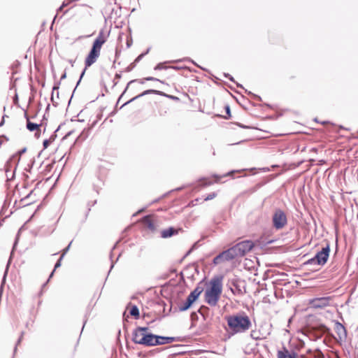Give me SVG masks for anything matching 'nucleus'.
<instances>
[{
  "instance_id": "nucleus-49",
  "label": "nucleus",
  "mask_w": 358,
  "mask_h": 358,
  "mask_svg": "<svg viewBox=\"0 0 358 358\" xmlns=\"http://www.w3.org/2000/svg\"><path fill=\"white\" fill-rule=\"evenodd\" d=\"M66 78V72H64V73L62 75L61 78H60V80H64V79H65Z\"/></svg>"
},
{
  "instance_id": "nucleus-20",
  "label": "nucleus",
  "mask_w": 358,
  "mask_h": 358,
  "mask_svg": "<svg viewBox=\"0 0 358 358\" xmlns=\"http://www.w3.org/2000/svg\"><path fill=\"white\" fill-rule=\"evenodd\" d=\"M143 222L148 227L149 229L151 231H154L155 229V224L153 222L150 220V215H145L142 218Z\"/></svg>"
},
{
  "instance_id": "nucleus-22",
  "label": "nucleus",
  "mask_w": 358,
  "mask_h": 358,
  "mask_svg": "<svg viewBox=\"0 0 358 358\" xmlns=\"http://www.w3.org/2000/svg\"><path fill=\"white\" fill-rule=\"evenodd\" d=\"M142 334H143L140 333L136 329H135L132 333V341L138 344V341H141Z\"/></svg>"
},
{
  "instance_id": "nucleus-36",
  "label": "nucleus",
  "mask_w": 358,
  "mask_h": 358,
  "mask_svg": "<svg viewBox=\"0 0 358 358\" xmlns=\"http://www.w3.org/2000/svg\"><path fill=\"white\" fill-rule=\"evenodd\" d=\"M320 329L324 333L329 334L330 332V329L324 324L321 325Z\"/></svg>"
},
{
  "instance_id": "nucleus-51",
  "label": "nucleus",
  "mask_w": 358,
  "mask_h": 358,
  "mask_svg": "<svg viewBox=\"0 0 358 358\" xmlns=\"http://www.w3.org/2000/svg\"><path fill=\"white\" fill-rule=\"evenodd\" d=\"M63 8H62V5H61V6L57 8V13H58L59 12H61V11L63 10Z\"/></svg>"
},
{
  "instance_id": "nucleus-6",
  "label": "nucleus",
  "mask_w": 358,
  "mask_h": 358,
  "mask_svg": "<svg viewBox=\"0 0 358 358\" xmlns=\"http://www.w3.org/2000/svg\"><path fill=\"white\" fill-rule=\"evenodd\" d=\"M272 222L275 229H282L287 223V219L285 212L281 209H276L273 215Z\"/></svg>"
},
{
  "instance_id": "nucleus-24",
  "label": "nucleus",
  "mask_w": 358,
  "mask_h": 358,
  "mask_svg": "<svg viewBox=\"0 0 358 358\" xmlns=\"http://www.w3.org/2000/svg\"><path fill=\"white\" fill-rule=\"evenodd\" d=\"M129 313L131 316L138 319L139 317V315H140L138 308L136 305L132 306V307L131 308V309L129 310Z\"/></svg>"
},
{
  "instance_id": "nucleus-58",
  "label": "nucleus",
  "mask_w": 358,
  "mask_h": 358,
  "mask_svg": "<svg viewBox=\"0 0 358 358\" xmlns=\"http://www.w3.org/2000/svg\"><path fill=\"white\" fill-rule=\"evenodd\" d=\"M120 78H121L120 74H118V73H116V74H115V78H117V79H120Z\"/></svg>"
},
{
  "instance_id": "nucleus-30",
  "label": "nucleus",
  "mask_w": 358,
  "mask_h": 358,
  "mask_svg": "<svg viewBox=\"0 0 358 358\" xmlns=\"http://www.w3.org/2000/svg\"><path fill=\"white\" fill-rule=\"evenodd\" d=\"M136 329L141 334H145V332H148V327H138L136 328Z\"/></svg>"
},
{
  "instance_id": "nucleus-59",
  "label": "nucleus",
  "mask_w": 358,
  "mask_h": 358,
  "mask_svg": "<svg viewBox=\"0 0 358 358\" xmlns=\"http://www.w3.org/2000/svg\"><path fill=\"white\" fill-rule=\"evenodd\" d=\"M170 68L173 69H180L178 66H170Z\"/></svg>"
},
{
  "instance_id": "nucleus-55",
  "label": "nucleus",
  "mask_w": 358,
  "mask_h": 358,
  "mask_svg": "<svg viewBox=\"0 0 358 358\" xmlns=\"http://www.w3.org/2000/svg\"><path fill=\"white\" fill-rule=\"evenodd\" d=\"M3 124H4V116L3 117L2 120L0 122V127L3 126Z\"/></svg>"
},
{
  "instance_id": "nucleus-50",
  "label": "nucleus",
  "mask_w": 358,
  "mask_h": 358,
  "mask_svg": "<svg viewBox=\"0 0 358 358\" xmlns=\"http://www.w3.org/2000/svg\"><path fill=\"white\" fill-rule=\"evenodd\" d=\"M131 43H132V41L131 40L127 41V47L129 48L131 45Z\"/></svg>"
},
{
  "instance_id": "nucleus-47",
  "label": "nucleus",
  "mask_w": 358,
  "mask_h": 358,
  "mask_svg": "<svg viewBox=\"0 0 358 358\" xmlns=\"http://www.w3.org/2000/svg\"><path fill=\"white\" fill-rule=\"evenodd\" d=\"M166 97H169V98H170V99H178V97L174 96H172V95H168V94H166Z\"/></svg>"
},
{
  "instance_id": "nucleus-23",
  "label": "nucleus",
  "mask_w": 358,
  "mask_h": 358,
  "mask_svg": "<svg viewBox=\"0 0 358 358\" xmlns=\"http://www.w3.org/2000/svg\"><path fill=\"white\" fill-rule=\"evenodd\" d=\"M103 41H99V39H95L94 43H93V45H92V47L91 49L92 50H97V52H100V50H101V46L103 45Z\"/></svg>"
},
{
  "instance_id": "nucleus-53",
  "label": "nucleus",
  "mask_w": 358,
  "mask_h": 358,
  "mask_svg": "<svg viewBox=\"0 0 358 358\" xmlns=\"http://www.w3.org/2000/svg\"><path fill=\"white\" fill-rule=\"evenodd\" d=\"M133 67H134V66H131H131H128V67L127 68V71H130L133 69Z\"/></svg>"
},
{
  "instance_id": "nucleus-64",
  "label": "nucleus",
  "mask_w": 358,
  "mask_h": 358,
  "mask_svg": "<svg viewBox=\"0 0 358 358\" xmlns=\"http://www.w3.org/2000/svg\"><path fill=\"white\" fill-rule=\"evenodd\" d=\"M114 266V263H112L111 266H110V269H112Z\"/></svg>"
},
{
  "instance_id": "nucleus-34",
  "label": "nucleus",
  "mask_w": 358,
  "mask_h": 358,
  "mask_svg": "<svg viewBox=\"0 0 358 358\" xmlns=\"http://www.w3.org/2000/svg\"><path fill=\"white\" fill-rule=\"evenodd\" d=\"M226 113L227 115V117H225V119H228L229 117H231V110L230 106L229 105L225 106L224 107Z\"/></svg>"
},
{
  "instance_id": "nucleus-29",
  "label": "nucleus",
  "mask_w": 358,
  "mask_h": 358,
  "mask_svg": "<svg viewBox=\"0 0 358 358\" xmlns=\"http://www.w3.org/2000/svg\"><path fill=\"white\" fill-rule=\"evenodd\" d=\"M96 39H99V41H103V43H105V42L106 41V36H104V34H103V31H101L99 33V35L98 36L96 37Z\"/></svg>"
},
{
  "instance_id": "nucleus-25",
  "label": "nucleus",
  "mask_w": 358,
  "mask_h": 358,
  "mask_svg": "<svg viewBox=\"0 0 358 358\" xmlns=\"http://www.w3.org/2000/svg\"><path fill=\"white\" fill-rule=\"evenodd\" d=\"M59 85H60V81L57 82V83H55L53 87H52V96H51V100L52 101H53V99H54V92L55 91H57V97L59 96Z\"/></svg>"
},
{
  "instance_id": "nucleus-37",
  "label": "nucleus",
  "mask_w": 358,
  "mask_h": 358,
  "mask_svg": "<svg viewBox=\"0 0 358 358\" xmlns=\"http://www.w3.org/2000/svg\"><path fill=\"white\" fill-rule=\"evenodd\" d=\"M223 76H224V78H228L229 80H230L231 81H232L234 83H236L235 80H234V77L231 76L229 73H224Z\"/></svg>"
},
{
  "instance_id": "nucleus-14",
  "label": "nucleus",
  "mask_w": 358,
  "mask_h": 358,
  "mask_svg": "<svg viewBox=\"0 0 358 358\" xmlns=\"http://www.w3.org/2000/svg\"><path fill=\"white\" fill-rule=\"evenodd\" d=\"M182 61H189V62H192L194 64L196 65V63L193 60L189 59V58H184L183 59L170 61V62H169V63L180 62H182ZM166 63H168V62H164V63H159V64H157L155 66L154 69L155 70H164V69H167L170 68V66H166L165 65Z\"/></svg>"
},
{
  "instance_id": "nucleus-26",
  "label": "nucleus",
  "mask_w": 358,
  "mask_h": 358,
  "mask_svg": "<svg viewBox=\"0 0 358 358\" xmlns=\"http://www.w3.org/2000/svg\"><path fill=\"white\" fill-rule=\"evenodd\" d=\"M224 258L222 255V253L220 252L219 255H217L213 260V263L215 264V265H217V264H219L222 262H224Z\"/></svg>"
},
{
  "instance_id": "nucleus-32",
  "label": "nucleus",
  "mask_w": 358,
  "mask_h": 358,
  "mask_svg": "<svg viewBox=\"0 0 358 358\" xmlns=\"http://www.w3.org/2000/svg\"><path fill=\"white\" fill-rule=\"evenodd\" d=\"M23 335H24V331L21 332L20 336V338H18V340L17 341L16 345H15V347L14 348V353L16 352V351H17V346L21 343V341L22 340Z\"/></svg>"
},
{
  "instance_id": "nucleus-21",
  "label": "nucleus",
  "mask_w": 358,
  "mask_h": 358,
  "mask_svg": "<svg viewBox=\"0 0 358 358\" xmlns=\"http://www.w3.org/2000/svg\"><path fill=\"white\" fill-rule=\"evenodd\" d=\"M145 80H147V81H159V82H160L162 83H164V82L160 80L159 79L150 76V77H147V78H144L143 80H138V79L132 80H131V81H129L128 83L127 87H129V85L130 84H131V83H133L134 82H138L141 84H143Z\"/></svg>"
},
{
  "instance_id": "nucleus-17",
  "label": "nucleus",
  "mask_w": 358,
  "mask_h": 358,
  "mask_svg": "<svg viewBox=\"0 0 358 358\" xmlns=\"http://www.w3.org/2000/svg\"><path fill=\"white\" fill-rule=\"evenodd\" d=\"M178 234V231L174 227H169L168 229H164L161 232V236L164 238L171 237L172 236Z\"/></svg>"
},
{
  "instance_id": "nucleus-54",
  "label": "nucleus",
  "mask_w": 358,
  "mask_h": 358,
  "mask_svg": "<svg viewBox=\"0 0 358 358\" xmlns=\"http://www.w3.org/2000/svg\"><path fill=\"white\" fill-rule=\"evenodd\" d=\"M160 199H161V198H158V199H155L154 201H152L151 202V203H155L158 202V201L160 200Z\"/></svg>"
},
{
  "instance_id": "nucleus-18",
  "label": "nucleus",
  "mask_w": 358,
  "mask_h": 358,
  "mask_svg": "<svg viewBox=\"0 0 358 358\" xmlns=\"http://www.w3.org/2000/svg\"><path fill=\"white\" fill-rule=\"evenodd\" d=\"M17 166H15V164L14 163H11V165L9 166V171L6 172V164L5 165V171L7 176V179L8 180H13L15 176V171H16Z\"/></svg>"
},
{
  "instance_id": "nucleus-1",
  "label": "nucleus",
  "mask_w": 358,
  "mask_h": 358,
  "mask_svg": "<svg viewBox=\"0 0 358 358\" xmlns=\"http://www.w3.org/2000/svg\"><path fill=\"white\" fill-rule=\"evenodd\" d=\"M223 275H216L210 282V287L204 294L205 301L210 306H216L222 292Z\"/></svg>"
},
{
  "instance_id": "nucleus-27",
  "label": "nucleus",
  "mask_w": 358,
  "mask_h": 358,
  "mask_svg": "<svg viewBox=\"0 0 358 358\" xmlns=\"http://www.w3.org/2000/svg\"><path fill=\"white\" fill-rule=\"evenodd\" d=\"M201 182L202 186H208L212 185L213 182L208 178H203L199 180Z\"/></svg>"
},
{
  "instance_id": "nucleus-31",
  "label": "nucleus",
  "mask_w": 358,
  "mask_h": 358,
  "mask_svg": "<svg viewBox=\"0 0 358 358\" xmlns=\"http://www.w3.org/2000/svg\"><path fill=\"white\" fill-rule=\"evenodd\" d=\"M71 243H72V241H71V242L69 243V244L68 245V246H67L66 248H64V249L63 250L62 254V255H61V259H63V258H64V255H65L66 254V252L69 250Z\"/></svg>"
},
{
  "instance_id": "nucleus-42",
  "label": "nucleus",
  "mask_w": 358,
  "mask_h": 358,
  "mask_svg": "<svg viewBox=\"0 0 358 358\" xmlns=\"http://www.w3.org/2000/svg\"><path fill=\"white\" fill-rule=\"evenodd\" d=\"M245 92L248 94H251L252 96H254L255 99H257V100H261V97L258 95H256V94H252L251 92H248L247 90H245Z\"/></svg>"
},
{
  "instance_id": "nucleus-61",
  "label": "nucleus",
  "mask_w": 358,
  "mask_h": 358,
  "mask_svg": "<svg viewBox=\"0 0 358 358\" xmlns=\"http://www.w3.org/2000/svg\"><path fill=\"white\" fill-rule=\"evenodd\" d=\"M49 108H50V104H48L45 110L48 111L49 110Z\"/></svg>"
},
{
  "instance_id": "nucleus-28",
  "label": "nucleus",
  "mask_w": 358,
  "mask_h": 358,
  "mask_svg": "<svg viewBox=\"0 0 358 358\" xmlns=\"http://www.w3.org/2000/svg\"><path fill=\"white\" fill-rule=\"evenodd\" d=\"M209 308L207 306H202L199 310L198 312L206 319V313L208 311Z\"/></svg>"
},
{
  "instance_id": "nucleus-35",
  "label": "nucleus",
  "mask_w": 358,
  "mask_h": 358,
  "mask_svg": "<svg viewBox=\"0 0 358 358\" xmlns=\"http://www.w3.org/2000/svg\"><path fill=\"white\" fill-rule=\"evenodd\" d=\"M85 70H86V68H85L83 69V71H82L81 74H80V78L78 80V81L77 82V84H76V86L74 89V92L76 91L77 87L78 86V85L80 84V81H81V79L83 78V76L85 75Z\"/></svg>"
},
{
  "instance_id": "nucleus-16",
  "label": "nucleus",
  "mask_w": 358,
  "mask_h": 358,
  "mask_svg": "<svg viewBox=\"0 0 358 358\" xmlns=\"http://www.w3.org/2000/svg\"><path fill=\"white\" fill-rule=\"evenodd\" d=\"M297 355L294 351L289 352L287 349L284 348L283 350L278 352V358H296Z\"/></svg>"
},
{
  "instance_id": "nucleus-5",
  "label": "nucleus",
  "mask_w": 358,
  "mask_h": 358,
  "mask_svg": "<svg viewBox=\"0 0 358 358\" xmlns=\"http://www.w3.org/2000/svg\"><path fill=\"white\" fill-rule=\"evenodd\" d=\"M238 257L245 256L248 252L252 250L255 247L253 241L250 240H245L236 243L233 246Z\"/></svg>"
},
{
  "instance_id": "nucleus-43",
  "label": "nucleus",
  "mask_w": 358,
  "mask_h": 358,
  "mask_svg": "<svg viewBox=\"0 0 358 358\" xmlns=\"http://www.w3.org/2000/svg\"><path fill=\"white\" fill-rule=\"evenodd\" d=\"M213 177L215 178V182H217L222 176L215 174L213 175Z\"/></svg>"
},
{
  "instance_id": "nucleus-40",
  "label": "nucleus",
  "mask_w": 358,
  "mask_h": 358,
  "mask_svg": "<svg viewBox=\"0 0 358 358\" xmlns=\"http://www.w3.org/2000/svg\"><path fill=\"white\" fill-rule=\"evenodd\" d=\"M62 259H61V257H59V259L57 260V262L55 263V268H54V271H55L57 268H58L59 267L61 266V262H62Z\"/></svg>"
},
{
  "instance_id": "nucleus-38",
  "label": "nucleus",
  "mask_w": 358,
  "mask_h": 358,
  "mask_svg": "<svg viewBox=\"0 0 358 358\" xmlns=\"http://www.w3.org/2000/svg\"><path fill=\"white\" fill-rule=\"evenodd\" d=\"M145 57V54H140L134 60V64L139 62L143 57Z\"/></svg>"
},
{
  "instance_id": "nucleus-19",
  "label": "nucleus",
  "mask_w": 358,
  "mask_h": 358,
  "mask_svg": "<svg viewBox=\"0 0 358 358\" xmlns=\"http://www.w3.org/2000/svg\"><path fill=\"white\" fill-rule=\"evenodd\" d=\"M25 117L27 120V129L30 131H34L38 130L41 124H36L29 121V118L27 115L25 113Z\"/></svg>"
},
{
  "instance_id": "nucleus-13",
  "label": "nucleus",
  "mask_w": 358,
  "mask_h": 358,
  "mask_svg": "<svg viewBox=\"0 0 358 358\" xmlns=\"http://www.w3.org/2000/svg\"><path fill=\"white\" fill-rule=\"evenodd\" d=\"M224 262H228L238 258L234 247H231L221 252Z\"/></svg>"
},
{
  "instance_id": "nucleus-33",
  "label": "nucleus",
  "mask_w": 358,
  "mask_h": 358,
  "mask_svg": "<svg viewBox=\"0 0 358 358\" xmlns=\"http://www.w3.org/2000/svg\"><path fill=\"white\" fill-rule=\"evenodd\" d=\"M216 193L215 192H212L210 194H209L205 199L204 200L205 201H209V200H211V199H213L215 196H216Z\"/></svg>"
},
{
  "instance_id": "nucleus-41",
  "label": "nucleus",
  "mask_w": 358,
  "mask_h": 358,
  "mask_svg": "<svg viewBox=\"0 0 358 358\" xmlns=\"http://www.w3.org/2000/svg\"><path fill=\"white\" fill-rule=\"evenodd\" d=\"M50 143L51 142L49 139H45L43 143L44 149L47 148Z\"/></svg>"
},
{
  "instance_id": "nucleus-57",
  "label": "nucleus",
  "mask_w": 358,
  "mask_h": 358,
  "mask_svg": "<svg viewBox=\"0 0 358 358\" xmlns=\"http://www.w3.org/2000/svg\"><path fill=\"white\" fill-rule=\"evenodd\" d=\"M150 50V48H148L147 50L145 52H143L142 54H145V56L149 52Z\"/></svg>"
},
{
  "instance_id": "nucleus-12",
  "label": "nucleus",
  "mask_w": 358,
  "mask_h": 358,
  "mask_svg": "<svg viewBox=\"0 0 358 358\" xmlns=\"http://www.w3.org/2000/svg\"><path fill=\"white\" fill-rule=\"evenodd\" d=\"M99 55L100 52H97V50L91 49L85 61V68L92 65L96 61Z\"/></svg>"
},
{
  "instance_id": "nucleus-62",
  "label": "nucleus",
  "mask_w": 358,
  "mask_h": 358,
  "mask_svg": "<svg viewBox=\"0 0 358 358\" xmlns=\"http://www.w3.org/2000/svg\"><path fill=\"white\" fill-rule=\"evenodd\" d=\"M238 125H239V127H242V128H246V127H245V126H243V125H242V124H238Z\"/></svg>"
},
{
  "instance_id": "nucleus-39",
  "label": "nucleus",
  "mask_w": 358,
  "mask_h": 358,
  "mask_svg": "<svg viewBox=\"0 0 358 358\" xmlns=\"http://www.w3.org/2000/svg\"><path fill=\"white\" fill-rule=\"evenodd\" d=\"M58 129H59V128H58V129H57V130H56V131H55V132H54V133L50 136V137L48 138V139L50 141V142H51V143H52V142H53V141L55 140V138H57L56 132H57V131Z\"/></svg>"
},
{
  "instance_id": "nucleus-48",
  "label": "nucleus",
  "mask_w": 358,
  "mask_h": 358,
  "mask_svg": "<svg viewBox=\"0 0 358 358\" xmlns=\"http://www.w3.org/2000/svg\"><path fill=\"white\" fill-rule=\"evenodd\" d=\"M7 267H8V264L7 265ZM7 272H8V268H6V271H5V273H4L3 278V281L5 280V279H6V275H7Z\"/></svg>"
},
{
  "instance_id": "nucleus-8",
  "label": "nucleus",
  "mask_w": 358,
  "mask_h": 358,
  "mask_svg": "<svg viewBox=\"0 0 358 358\" xmlns=\"http://www.w3.org/2000/svg\"><path fill=\"white\" fill-rule=\"evenodd\" d=\"M334 329L338 336L337 342L342 343L346 341L347 339V330L345 327L339 322L336 321L334 324Z\"/></svg>"
},
{
  "instance_id": "nucleus-11",
  "label": "nucleus",
  "mask_w": 358,
  "mask_h": 358,
  "mask_svg": "<svg viewBox=\"0 0 358 358\" xmlns=\"http://www.w3.org/2000/svg\"><path fill=\"white\" fill-rule=\"evenodd\" d=\"M27 151V148H24L22 150H19L15 155H13L9 160L6 162V172L9 171V166L11 165V163H14L15 166H17V164L20 160V156L25 153Z\"/></svg>"
},
{
  "instance_id": "nucleus-60",
  "label": "nucleus",
  "mask_w": 358,
  "mask_h": 358,
  "mask_svg": "<svg viewBox=\"0 0 358 358\" xmlns=\"http://www.w3.org/2000/svg\"><path fill=\"white\" fill-rule=\"evenodd\" d=\"M236 84L237 87H241V88H243L242 85H241L239 83H236Z\"/></svg>"
},
{
  "instance_id": "nucleus-45",
  "label": "nucleus",
  "mask_w": 358,
  "mask_h": 358,
  "mask_svg": "<svg viewBox=\"0 0 358 358\" xmlns=\"http://www.w3.org/2000/svg\"><path fill=\"white\" fill-rule=\"evenodd\" d=\"M70 1H64L62 3V8H64V7H66L67 5H69V2H70Z\"/></svg>"
},
{
  "instance_id": "nucleus-52",
  "label": "nucleus",
  "mask_w": 358,
  "mask_h": 358,
  "mask_svg": "<svg viewBox=\"0 0 358 358\" xmlns=\"http://www.w3.org/2000/svg\"><path fill=\"white\" fill-rule=\"evenodd\" d=\"M54 272H55L54 270L51 272V273L50 274V276H49V278H48V281H49V280L53 276Z\"/></svg>"
},
{
  "instance_id": "nucleus-10",
  "label": "nucleus",
  "mask_w": 358,
  "mask_h": 358,
  "mask_svg": "<svg viewBox=\"0 0 358 358\" xmlns=\"http://www.w3.org/2000/svg\"><path fill=\"white\" fill-rule=\"evenodd\" d=\"M158 94V95H160V96H166V94H165L164 92H163L162 91H159V90H145L144 92H143L142 93L139 94L138 95H137V96L133 97L132 99H129L127 102H125L121 106V108H122L123 106H126V105L133 102L134 101L139 99L140 97H142V96L148 95V94Z\"/></svg>"
},
{
  "instance_id": "nucleus-7",
  "label": "nucleus",
  "mask_w": 358,
  "mask_h": 358,
  "mask_svg": "<svg viewBox=\"0 0 358 358\" xmlns=\"http://www.w3.org/2000/svg\"><path fill=\"white\" fill-rule=\"evenodd\" d=\"M156 343L157 335L150 332H145V334H143L141 341H138V344L148 347L156 346Z\"/></svg>"
},
{
  "instance_id": "nucleus-2",
  "label": "nucleus",
  "mask_w": 358,
  "mask_h": 358,
  "mask_svg": "<svg viewBox=\"0 0 358 358\" xmlns=\"http://www.w3.org/2000/svg\"><path fill=\"white\" fill-rule=\"evenodd\" d=\"M225 319L234 334L245 332L252 326L250 319L245 313L229 315Z\"/></svg>"
},
{
  "instance_id": "nucleus-56",
  "label": "nucleus",
  "mask_w": 358,
  "mask_h": 358,
  "mask_svg": "<svg viewBox=\"0 0 358 358\" xmlns=\"http://www.w3.org/2000/svg\"><path fill=\"white\" fill-rule=\"evenodd\" d=\"M145 208H141V209L138 210L136 213H141L143 212L145 210Z\"/></svg>"
},
{
  "instance_id": "nucleus-63",
  "label": "nucleus",
  "mask_w": 358,
  "mask_h": 358,
  "mask_svg": "<svg viewBox=\"0 0 358 358\" xmlns=\"http://www.w3.org/2000/svg\"><path fill=\"white\" fill-rule=\"evenodd\" d=\"M36 131H36V133L35 134V135H36V136H39V134H38V130H36Z\"/></svg>"
},
{
  "instance_id": "nucleus-3",
  "label": "nucleus",
  "mask_w": 358,
  "mask_h": 358,
  "mask_svg": "<svg viewBox=\"0 0 358 358\" xmlns=\"http://www.w3.org/2000/svg\"><path fill=\"white\" fill-rule=\"evenodd\" d=\"M330 245L327 243L326 246L323 247L321 250L318 251L315 255L307 260L305 266H324L329 257Z\"/></svg>"
},
{
  "instance_id": "nucleus-15",
  "label": "nucleus",
  "mask_w": 358,
  "mask_h": 358,
  "mask_svg": "<svg viewBox=\"0 0 358 358\" xmlns=\"http://www.w3.org/2000/svg\"><path fill=\"white\" fill-rule=\"evenodd\" d=\"M176 341L175 337L172 336H163L157 335V345H164L171 343Z\"/></svg>"
},
{
  "instance_id": "nucleus-4",
  "label": "nucleus",
  "mask_w": 358,
  "mask_h": 358,
  "mask_svg": "<svg viewBox=\"0 0 358 358\" xmlns=\"http://www.w3.org/2000/svg\"><path fill=\"white\" fill-rule=\"evenodd\" d=\"M203 291V287L197 286L192 292H190L186 301L178 306L179 311L184 312L189 309L192 304L198 299Z\"/></svg>"
},
{
  "instance_id": "nucleus-44",
  "label": "nucleus",
  "mask_w": 358,
  "mask_h": 358,
  "mask_svg": "<svg viewBox=\"0 0 358 358\" xmlns=\"http://www.w3.org/2000/svg\"><path fill=\"white\" fill-rule=\"evenodd\" d=\"M236 171H231L227 173L224 174L223 176H232Z\"/></svg>"
},
{
  "instance_id": "nucleus-46",
  "label": "nucleus",
  "mask_w": 358,
  "mask_h": 358,
  "mask_svg": "<svg viewBox=\"0 0 358 358\" xmlns=\"http://www.w3.org/2000/svg\"><path fill=\"white\" fill-rule=\"evenodd\" d=\"M195 245L196 244H194L189 250V251L187 252L186 255H188L194 248H195Z\"/></svg>"
},
{
  "instance_id": "nucleus-9",
  "label": "nucleus",
  "mask_w": 358,
  "mask_h": 358,
  "mask_svg": "<svg viewBox=\"0 0 358 358\" xmlns=\"http://www.w3.org/2000/svg\"><path fill=\"white\" fill-rule=\"evenodd\" d=\"M330 297L324 296L320 298H315L310 301V304L314 308H322L327 307L329 304Z\"/></svg>"
}]
</instances>
